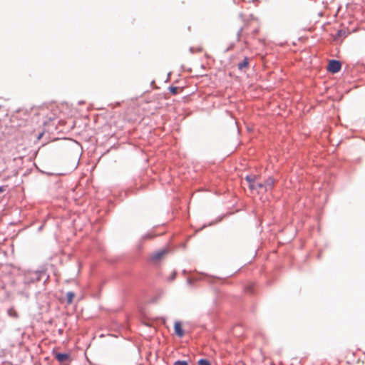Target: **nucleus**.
I'll list each match as a JSON object with an SVG mask.
<instances>
[{
	"mask_svg": "<svg viewBox=\"0 0 365 365\" xmlns=\"http://www.w3.org/2000/svg\"><path fill=\"white\" fill-rule=\"evenodd\" d=\"M42 136V134L39 135L38 139H40Z\"/></svg>",
	"mask_w": 365,
	"mask_h": 365,
	"instance_id": "nucleus-16",
	"label": "nucleus"
},
{
	"mask_svg": "<svg viewBox=\"0 0 365 365\" xmlns=\"http://www.w3.org/2000/svg\"><path fill=\"white\" fill-rule=\"evenodd\" d=\"M8 314L10 317H12L14 318L19 317V314H18L16 310L14 307H11L8 310Z\"/></svg>",
	"mask_w": 365,
	"mask_h": 365,
	"instance_id": "nucleus-11",
	"label": "nucleus"
},
{
	"mask_svg": "<svg viewBox=\"0 0 365 365\" xmlns=\"http://www.w3.org/2000/svg\"><path fill=\"white\" fill-rule=\"evenodd\" d=\"M199 365H210V363L207 359H200L198 361Z\"/></svg>",
	"mask_w": 365,
	"mask_h": 365,
	"instance_id": "nucleus-13",
	"label": "nucleus"
},
{
	"mask_svg": "<svg viewBox=\"0 0 365 365\" xmlns=\"http://www.w3.org/2000/svg\"><path fill=\"white\" fill-rule=\"evenodd\" d=\"M251 189L257 190L258 192L264 191V185L262 182H258L257 180L255 182V187H252Z\"/></svg>",
	"mask_w": 365,
	"mask_h": 365,
	"instance_id": "nucleus-9",
	"label": "nucleus"
},
{
	"mask_svg": "<svg viewBox=\"0 0 365 365\" xmlns=\"http://www.w3.org/2000/svg\"><path fill=\"white\" fill-rule=\"evenodd\" d=\"M75 297V294L72 292H68L66 294V302L68 304H71L73 302V298Z\"/></svg>",
	"mask_w": 365,
	"mask_h": 365,
	"instance_id": "nucleus-10",
	"label": "nucleus"
},
{
	"mask_svg": "<svg viewBox=\"0 0 365 365\" xmlns=\"http://www.w3.org/2000/svg\"><path fill=\"white\" fill-rule=\"evenodd\" d=\"M174 330L175 334L178 337H182L184 335V331L182 329V323L180 322H175L174 324Z\"/></svg>",
	"mask_w": 365,
	"mask_h": 365,
	"instance_id": "nucleus-3",
	"label": "nucleus"
},
{
	"mask_svg": "<svg viewBox=\"0 0 365 365\" xmlns=\"http://www.w3.org/2000/svg\"><path fill=\"white\" fill-rule=\"evenodd\" d=\"M181 91L182 89L178 88V87H174V86H170L169 88V91H170V93L173 94V95H176L179 93V91Z\"/></svg>",
	"mask_w": 365,
	"mask_h": 365,
	"instance_id": "nucleus-12",
	"label": "nucleus"
},
{
	"mask_svg": "<svg viewBox=\"0 0 365 365\" xmlns=\"http://www.w3.org/2000/svg\"><path fill=\"white\" fill-rule=\"evenodd\" d=\"M245 180L248 182L249 187L251 189L252 187H255L256 180H258V178L255 175H247L245 177Z\"/></svg>",
	"mask_w": 365,
	"mask_h": 365,
	"instance_id": "nucleus-5",
	"label": "nucleus"
},
{
	"mask_svg": "<svg viewBox=\"0 0 365 365\" xmlns=\"http://www.w3.org/2000/svg\"><path fill=\"white\" fill-rule=\"evenodd\" d=\"M275 180L273 178L269 177L264 182V191H268L272 189L274 185Z\"/></svg>",
	"mask_w": 365,
	"mask_h": 365,
	"instance_id": "nucleus-4",
	"label": "nucleus"
},
{
	"mask_svg": "<svg viewBox=\"0 0 365 365\" xmlns=\"http://www.w3.org/2000/svg\"><path fill=\"white\" fill-rule=\"evenodd\" d=\"M4 189L2 187H0V192H3Z\"/></svg>",
	"mask_w": 365,
	"mask_h": 365,
	"instance_id": "nucleus-15",
	"label": "nucleus"
},
{
	"mask_svg": "<svg viewBox=\"0 0 365 365\" xmlns=\"http://www.w3.org/2000/svg\"><path fill=\"white\" fill-rule=\"evenodd\" d=\"M341 63L336 60H331L329 61L328 64L327 69L329 72L332 73H335L339 72L341 70Z\"/></svg>",
	"mask_w": 365,
	"mask_h": 365,
	"instance_id": "nucleus-1",
	"label": "nucleus"
},
{
	"mask_svg": "<svg viewBox=\"0 0 365 365\" xmlns=\"http://www.w3.org/2000/svg\"><path fill=\"white\" fill-rule=\"evenodd\" d=\"M249 66V58L245 57L244 58V60L242 61V62L238 64V68L240 70H243V69H245V68H247Z\"/></svg>",
	"mask_w": 365,
	"mask_h": 365,
	"instance_id": "nucleus-7",
	"label": "nucleus"
},
{
	"mask_svg": "<svg viewBox=\"0 0 365 365\" xmlns=\"http://www.w3.org/2000/svg\"><path fill=\"white\" fill-rule=\"evenodd\" d=\"M166 253V250H164L158 251L153 255V259L155 260H158L161 259Z\"/></svg>",
	"mask_w": 365,
	"mask_h": 365,
	"instance_id": "nucleus-8",
	"label": "nucleus"
},
{
	"mask_svg": "<svg viewBox=\"0 0 365 365\" xmlns=\"http://www.w3.org/2000/svg\"><path fill=\"white\" fill-rule=\"evenodd\" d=\"M174 365H188L185 361H177L174 363Z\"/></svg>",
	"mask_w": 365,
	"mask_h": 365,
	"instance_id": "nucleus-14",
	"label": "nucleus"
},
{
	"mask_svg": "<svg viewBox=\"0 0 365 365\" xmlns=\"http://www.w3.org/2000/svg\"><path fill=\"white\" fill-rule=\"evenodd\" d=\"M50 110L51 111V114H47L46 117L48 118L49 120H53L56 119L59 113H60V108L57 105H51L50 106Z\"/></svg>",
	"mask_w": 365,
	"mask_h": 365,
	"instance_id": "nucleus-2",
	"label": "nucleus"
},
{
	"mask_svg": "<svg viewBox=\"0 0 365 365\" xmlns=\"http://www.w3.org/2000/svg\"><path fill=\"white\" fill-rule=\"evenodd\" d=\"M55 357L59 362L62 363L68 360L70 356L68 354L57 353Z\"/></svg>",
	"mask_w": 365,
	"mask_h": 365,
	"instance_id": "nucleus-6",
	"label": "nucleus"
}]
</instances>
